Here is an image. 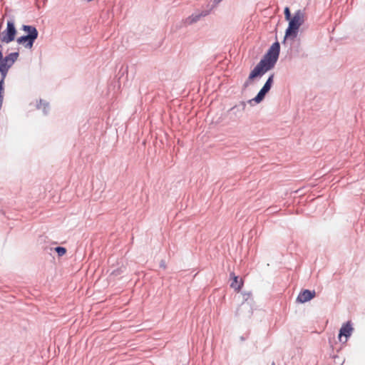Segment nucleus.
I'll list each match as a JSON object with an SVG mask.
<instances>
[{"mask_svg": "<svg viewBox=\"0 0 365 365\" xmlns=\"http://www.w3.org/2000/svg\"><path fill=\"white\" fill-rule=\"evenodd\" d=\"M279 43L278 42L274 43L267 53L264 55L263 58L255 67L249 76V80H253L257 76H262L264 73L272 69L279 57Z\"/></svg>", "mask_w": 365, "mask_h": 365, "instance_id": "obj_1", "label": "nucleus"}, {"mask_svg": "<svg viewBox=\"0 0 365 365\" xmlns=\"http://www.w3.org/2000/svg\"><path fill=\"white\" fill-rule=\"evenodd\" d=\"M272 365H275L274 363Z\"/></svg>", "mask_w": 365, "mask_h": 365, "instance_id": "obj_15", "label": "nucleus"}, {"mask_svg": "<svg viewBox=\"0 0 365 365\" xmlns=\"http://www.w3.org/2000/svg\"><path fill=\"white\" fill-rule=\"evenodd\" d=\"M208 14H209V11H203L200 13L192 14V15H190V16H188L187 18L184 19L183 24L185 26L192 25L196 22H197L198 21H200V19L202 17H205L207 15H208Z\"/></svg>", "mask_w": 365, "mask_h": 365, "instance_id": "obj_6", "label": "nucleus"}, {"mask_svg": "<svg viewBox=\"0 0 365 365\" xmlns=\"http://www.w3.org/2000/svg\"><path fill=\"white\" fill-rule=\"evenodd\" d=\"M353 330H354V329L351 327V324L350 322H348L346 324H343L339 331V341H342V337L344 336L345 337L344 342H346L347 341V338L351 335Z\"/></svg>", "mask_w": 365, "mask_h": 365, "instance_id": "obj_7", "label": "nucleus"}, {"mask_svg": "<svg viewBox=\"0 0 365 365\" xmlns=\"http://www.w3.org/2000/svg\"><path fill=\"white\" fill-rule=\"evenodd\" d=\"M4 79L5 78H1V79L0 80V108L2 106L3 99H4V89L3 84H4Z\"/></svg>", "mask_w": 365, "mask_h": 365, "instance_id": "obj_12", "label": "nucleus"}, {"mask_svg": "<svg viewBox=\"0 0 365 365\" xmlns=\"http://www.w3.org/2000/svg\"><path fill=\"white\" fill-rule=\"evenodd\" d=\"M19 53H11L0 61V73L3 78H5L9 69L11 67L14 63L17 60Z\"/></svg>", "mask_w": 365, "mask_h": 365, "instance_id": "obj_3", "label": "nucleus"}, {"mask_svg": "<svg viewBox=\"0 0 365 365\" xmlns=\"http://www.w3.org/2000/svg\"><path fill=\"white\" fill-rule=\"evenodd\" d=\"M16 35V29L14 22L8 21L6 29L0 33V41L1 43H9L14 40Z\"/></svg>", "mask_w": 365, "mask_h": 365, "instance_id": "obj_4", "label": "nucleus"}, {"mask_svg": "<svg viewBox=\"0 0 365 365\" xmlns=\"http://www.w3.org/2000/svg\"><path fill=\"white\" fill-rule=\"evenodd\" d=\"M306 14L304 11L297 10L289 20V26L285 33V38H295L299 28L304 24Z\"/></svg>", "mask_w": 365, "mask_h": 365, "instance_id": "obj_2", "label": "nucleus"}, {"mask_svg": "<svg viewBox=\"0 0 365 365\" xmlns=\"http://www.w3.org/2000/svg\"><path fill=\"white\" fill-rule=\"evenodd\" d=\"M316 293L314 291L311 292L308 289H305L299 293L297 300L300 303H304L313 299Z\"/></svg>", "mask_w": 365, "mask_h": 365, "instance_id": "obj_8", "label": "nucleus"}, {"mask_svg": "<svg viewBox=\"0 0 365 365\" xmlns=\"http://www.w3.org/2000/svg\"><path fill=\"white\" fill-rule=\"evenodd\" d=\"M56 252L58 253V255L59 256H63L66 254V248L63 247H56Z\"/></svg>", "mask_w": 365, "mask_h": 365, "instance_id": "obj_13", "label": "nucleus"}, {"mask_svg": "<svg viewBox=\"0 0 365 365\" xmlns=\"http://www.w3.org/2000/svg\"><path fill=\"white\" fill-rule=\"evenodd\" d=\"M273 77H274L273 75H272L269 77V78L266 81V83L264 85V86L262 87V88L259 91V92L258 93L257 96L254 98V101L256 103H260L263 100L266 93L270 90L272 82H273Z\"/></svg>", "mask_w": 365, "mask_h": 365, "instance_id": "obj_5", "label": "nucleus"}, {"mask_svg": "<svg viewBox=\"0 0 365 365\" xmlns=\"http://www.w3.org/2000/svg\"><path fill=\"white\" fill-rule=\"evenodd\" d=\"M23 31L27 33L28 36H34L33 37L34 40H36L38 37V31L34 26L24 25L22 26Z\"/></svg>", "mask_w": 365, "mask_h": 365, "instance_id": "obj_10", "label": "nucleus"}, {"mask_svg": "<svg viewBox=\"0 0 365 365\" xmlns=\"http://www.w3.org/2000/svg\"><path fill=\"white\" fill-rule=\"evenodd\" d=\"M33 37L28 36L27 35L21 36L17 39V42L19 44L24 45L27 48H31L35 41Z\"/></svg>", "mask_w": 365, "mask_h": 365, "instance_id": "obj_9", "label": "nucleus"}, {"mask_svg": "<svg viewBox=\"0 0 365 365\" xmlns=\"http://www.w3.org/2000/svg\"><path fill=\"white\" fill-rule=\"evenodd\" d=\"M284 16H285L286 20L289 21L291 19V14H290V10H289V7H286L284 9Z\"/></svg>", "mask_w": 365, "mask_h": 365, "instance_id": "obj_14", "label": "nucleus"}, {"mask_svg": "<svg viewBox=\"0 0 365 365\" xmlns=\"http://www.w3.org/2000/svg\"><path fill=\"white\" fill-rule=\"evenodd\" d=\"M243 286V280L239 279L238 277L233 274L232 282L230 287L234 289L236 292H239Z\"/></svg>", "mask_w": 365, "mask_h": 365, "instance_id": "obj_11", "label": "nucleus"}]
</instances>
